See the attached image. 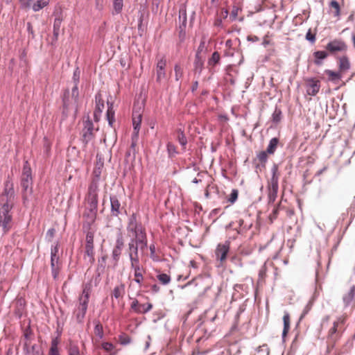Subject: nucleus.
<instances>
[{"label": "nucleus", "mask_w": 355, "mask_h": 355, "mask_svg": "<svg viewBox=\"0 0 355 355\" xmlns=\"http://www.w3.org/2000/svg\"><path fill=\"white\" fill-rule=\"evenodd\" d=\"M127 236L130 239L128 243L129 254L132 266L137 263L138 249L144 250L147 246V238L144 227L137 222V216L132 214L128 219Z\"/></svg>", "instance_id": "nucleus-1"}, {"label": "nucleus", "mask_w": 355, "mask_h": 355, "mask_svg": "<svg viewBox=\"0 0 355 355\" xmlns=\"http://www.w3.org/2000/svg\"><path fill=\"white\" fill-rule=\"evenodd\" d=\"M15 203V191L13 183L6 181L4 189L0 196V226L4 232H8L12 226V214L10 211Z\"/></svg>", "instance_id": "nucleus-2"}, {"label": "nucleus", "mask_w": 355, "mask_h": 355, "mask_svg": "<svg viewBox=\"0 0 355 355\" xmlns=\"http://www.w3.org/2000/svg\"><path fill=\"white\" fill-rule=\"evenodd\" d=\"M92 283L87 282L83 286V292L79 297V302L73 311V315L75 316L76 321L79 323L83 322L85 316L89 296L92 292Z\"/></svg>", "instance_id": "nucleus-3"}, {"label": "nucleus", "mask_w": 355, "mask_h": 355, "mask_svg": "<svg viewBox=\"0 0 355 355\" xmlns=\"http://www.w3.org/2000/svg\"><path fill=\"white\" fill-rule=\"evenodd\" d=\"M98 181L97 180H92L89 186L87 194L85 198L86 214L92 218H94L96 217L97 212L98 203Z\"/></svg>", "instance_id": "nucleus-4"}, {"label": "nucleus", "mask_w": 355, "mask_h": 355, "mask_svg": "<svg viewBox=\"0 0 355 355\" xmlns=\"http://www.w3.org/2000/svg\"><path fill=\"white\" fill-rule=\"evenodd\" d=\"M346 320L345 316H340L334 322L327 334L328 348H334L337 341L340 338L343 331V324Z\"/></svg>", "instance_id": "nucleus-5"}, {"label": "nucleus", "mask_w": 355, "mask_h": 355, "mask_svg": "<svg viewBox=\"0 0 355 355\" xmlns=\"http://www.w3.org/2000/svg\"><path fill=\"white\" fill-rule=\"evenodd\" d=\"M32 175L31 168L26 162L24 167L21 175V186L23 190V200L25 202L28 200V196L32 193Z\"/></svg>", "instance_id": "nucleus-6"}, {"label": "nucleus", "mask_w": 355, "mask_h": 355, "mask_svg": "<svg viewBox=\"0 0 355 355\" xmlns=\"http://www.w3.org/2000/svg\"><path fill=\"white\" fill-rule=\"evenodd\" d=\"M272 178L268 182V204L274 203L277 197L279 189V174L278 173V168L277 166H274L272 168Z\"/></svg>", "instance_id": "nucleus-7"}, {"label": "nucleus", "mask_w": 355, "mask_h": 355, "mask_svg": "<svg viewBox=\"0 0 355 355\" xmlns=\"http://www.w3.org/2000/svg\"><path fill=\"white\" fill-rule=\"evenodd\" d=\"M94 231L89 228L86 233L85 250V259H87V264H93L94 261Z\"/></svg>", "instance_id": "nucleus-8"}, {"label": "nucleus", "mask_w": 355, "mask_h": 355, "mask_svg": "<svg viewBox=\"0 0 355 355\" xmlns=\"http://www.w3.org/2000/svg\"><path fill=\"white\" fill-rule=\"evenodd\" d=\"M325 49L329 55H336L338 53H346L348 49L347 43L340 38H335L330 40L325 46Z\"/></svg>", "instance_id": "nucleus-9"}, {"label": "nucleus", "mask_w": 355, "mask_h": 355, "mask_svg": "<svg viewBox=\"0 0 355 355\" xmlns=\"http://www.w3.org/2000/svg\"><path fill=\"white\" fill-rule=\"evenodd\" d=\"M76 73H77V71H75L73 73L75 85L71 90V96H70L69 91H67L64 95L63 104H64V107L67 110L69 109L73 103H77V102H78V96H79V92H78V76L76 77Z\"/></svg>", "instance_id": "nucleus-10"}, {"label": "nucleus", "mask_w": 355, "mask_h": 355, "mask_svg": "<svg viewBox=\"0 0 355 355\" xmlns=\"http://www.w3.org/2000/svg\"><path fill=\"white\" fill-rule=\"evenodd\" d=\"M98 128L95 129L94 124L91 120H87L84 122V127L82 130L83 141L87 144L89 141L94 138L95 132Z\"/></svg>", "instance_id": "nucleus-11"}, {"label": "nucleus", "mask_w": 355, "mask_h": 355, "mask_svg": "<svg viewBox=\"0 0 355 355\" xmlns=\"http://www.w3.org/2000/svg\"><path fill=\"white\" fill-rule=\"evenodd\" d=\"M304 81L307 94L310 96H315L320 89V80L313 78H306Z\"/></svg>", "instance_id": "nucleus-12"}, {"label": "nucleus", "mask_w": 355, "mask_h": 355, "mask_svg": "<svg viewBox=\"0 0 355 355\" xmlns=\"http://www.w3.org/2000/svg\"><path fill=\"white\" fill-rule=\"evenodd\" d=\"M142 120V109L141 106L134 105L132 112L133 133L139 134Z\"/></svg>", "instance_id": "nucleus-13"}, {"label": "nucleus", "mask_w": 355, "mask_h": 355, "mask_svg": "<svg viewBox=\"0 0 355 355\" xmlns=\"http://www.w3.org/2000/svg\"><path fill=\"white\" fill-rule=\"evenodd\" d=\"M153 308V304L150 302L140 303L137 299H134L130 304V309L138 314H144L150 311Z\"/></svg>", "instance_id": "nucleus-14"}, {"label": "nucleus", "mask_w": 355, "mask_h": 355, "mask_svg": "<svg viewBox=\"0 0 355 355\" xmlns=\"http://www.w3.org/2000/svg\"><path fill=\"white\" fill-rule=\"evenodd\" d=\"M166 66V60L162 57L157 60L155 72H156V80L158 83H161L164 79L166 78V74L165 68Z\"/></svg>", "instance_id": "nucleus-15"}, {"label": "nucleus", "mask_w": 355, "mask_h": 355, "mask_svg": "<svg viewBox=\"0 0 355 355\" xmlns=\"http://www.w3.org/2000/svg\"><path fill=\"white\" fill-rule=\"evenodd\" d=\"M230 243L225 241L223 243H219L215 250L216 257L221 263H223L227 258V255L230 250Z\"/></svg>", "instance_id": "nucleus-16"}, {"label": "nucleus", "mask_w": 355, "mask_h": 355, "mask_svg": "<svg viewBox=\"0 0 355 355\" xmlns=\"http://www.w3.org/2000/svg\"><path fill=\"white\" fill-rule=\"evenodd\" d=\"M338 71L343 74L351 67L349 58L347 55H343L337 58Z\"/></svg>", "instance_id": "nucleus-17"}, {"label": "nucleus", "mask_w": 355, "mask_h": 355, "mask_svg": "<svg viewBox=\"0 0 355 355\" xmlns=\"http://www.w3.org/2000/svg\"><path fill=\"white\" fill-rule=\"evenodd\" d=\"M62 17L61 15H58L57 17H55V19H54V21H53V39H52V44H54L58 40V36H59V34H60V27H61V24H62Z\"/></svg>", "instance_id": "nucleus-18"}, {"label": "nucleus", "mask_w": 355, "mask_h": 355, "mask_svg": "<svg viewBox=\"0 0 355 355\" xmlns=\"http://www.w3.org/2000/svg\"><path fill=\"white\" fill-rule=\"evenodd\" d=\"M354 295H355V286L353 285L350 287L347 293L343 296V302L345 306H354Z\"/></svg>", "instance_id": "nucleus-19"}, {"label": "nucleus", "mask_w": 355, "mask_h": 355, "mask_svg": "<svg viewBox=\"0 0 355 355\" xmlns=\"http://www.w3.org/2000/svg\"><path fill=\"white\" fill-rule=\"evenodd\" d=\"M324 73L328 76V80L332 83H337L342 78L343 74L339 71H334L330 69H326Z\"/></svg>", "instance_id": "nucleus-20"}, {"label": "nucleus", "mask_w": 355, "mask_h": 355, "mask_svg": "<svg viewBox=\"0 0 355 355\" xmlns=\"http://www.w3.org/2000/svg\"><path fill=\"white\" fill-rule=\"evenodd\" d=\"M329 53L327 51H317L313 53L314 63L316 65H321L322 60L326 59L329 56Z\"/></svg>", "instance_id": "nucleus-21"}, {"label": "nucleus", "mask_w": 355, "mask_h": 355, "mask_svg": "<svg viewBox=\"0 0 355 355\" xmlns=\"http://www.w3.org/2000/svg\"><path fill=\"white\" fill-rule=\"evenodd\" d=\"M111 202V211L112 214L114 216H118L120 213V207L121 204L116 198V196H111L110 197Z\"/></svg>", "instance_id": "nucleus-22"}, {"label": "nucleus", "mask_w": 355, "mask_h": 355, "mask_svg": "<svg viewBox=\"0 0 355 355\" xmlns=\"http://www.w3.org/2000/svg\"><path fill=\"white\" fill-rule=\"evenodd\" d=\"M125 294V286L123 284H120L114 287L112 293V299H120L123 298Z\"/></svg>", "instance_id": "nucleus-23"}, {"label": "nucleus", "mask_w": 355, "mask_h": 355, "mask_svg": "<svg viewBox=\"0 0 355 355\" xmlns=\"http://www.w3.org/2000/svg\"><path fill=\"white\" fill-rule=\"evenodd\" d=\"M58 250H59L58 243H56L54 246H53L51 248V266H55V265L60 264L59 257L58 256Z\"/></svg>", "instance_id": "nucleus-24"}, {"label": "nucleus", "mask_w": 355, "mask_h": 355, "mask_svg": "<svg viewBox=\"0 0 355 355\" xmlns=\"http://www.w3.org/2000/svg\"><path fill=\"white\" fill-rule=\"evenodd\" d=\"M284 329L282 332V337L286 336L290 330L291 317L288 313L286 312L283 316Z\"/></svg>", "instance_id": "nucleus-25"}, {"label": "nucleus", "mask_w": 355, "mask_h": 355, "mask_svg": "<svg viewBox=\"0 0 355 355\" xmlns=\"http://www.w3.org/2000/svg\"><path fill=\"white\" fill-rule=\"evenodd\" d=\"M124 245L123 233L120 229L116 230V243L114 248L122 250Z\"/></svg>", "instance_id": "nucleus-26"}, {"label": "nucleus", "mask_w": 355, "mask_h": 355, "mask_svg": "<svg viewBox=\"0 0 355 355\" xmlns=\"http://www.w3.org/2000/svg\"><path fill=\"white\" fill-rule=\"evenodd\" d=\"M68 354L69 355H84L83 353L80 352L78 345L72 341H70L69 345Z\"/></svg>", "instance_id": "nucleus-27"}, {"label": "nucleus", "mask_w": 355, "mask_h": 355, "mask_svg": "<svg viewBox=\"0 0 355 355\" xmlns=\"http://www.w3.org/2000/svg\"><path fill=\"white\" fill-rule=\"evenodd\" d=\"M144 272H145L144 268H135L134 280L137 283L141 284L144 280Z\"/></svg>", "instance_id": "nucleus-28"}, {"label": "nucleus", "mask_w": 355, "mask_h": 355, "mask_svg": "<svg viewBox=\"0 0 355 355\" xmlns=\"http://www.w3.org/2000/svg\"><path fill=\"white\" fill-rule=\"evenodd\" d=\"M96 107L95 110L98 112H102L104 109V101L102 98L101 94H97L95 96Z\"/></svg>", "instance_id": "nucleus-29"}, {"label": "nucleus", "mask_w": 355, "mask_h": 355, "mask_svg": "<svg viewBox=\"0 0 355 355\" xmlns=\"http://www.w3.org/2000/svg\"><path fill=\"white\" fill-rule=\"evenodd\" d=\"M49 0H37L32 6V9L35 11H39L43 8L48 6Z\"/></svg>", "instance_id": "nucleus-30"}, {"label": "nucleus", "mask_w": 355, "mask_h": 355, "mask_svg": "<svg viewBox=\"0 0 355 355\" xmlns=\"http://www.w3.org/2000/svg\"><path fill=\"white\" fill-rule=\"evenodd\" d=\"M279 139L277 138H272L270 139L268 146L266 149L268 154H273L277 147Z\"/></svg>", "instance_id": "nucleus-31"}, {"label": "nucleus", "mask_w": 355, "mask_h": 355, "mask_svg": "<svg viewBox=\"0 0 355 355\" xmlns=\"http://www.w3.org/2000/svg\"><path fill=\"white\" fill-rule=\"evenodd\" d=\"M329 7L334 10V15L335 17H339L340 15V7L337 1L331 0L329 2Z\"/></svg>", "instance_id": "nucleus-32"}, {"label": "nucleus", "mask_w": 355, "mask_h": 355, "mask_svg": "<svg viewBox=\"0 0 355 355\" xmlns=\"http://www.w3.org/2000/svg\"><path fill=\"white\" fill-rule=\"evenodd\" d=\"M58 345V340L56 339H53L51 342L48 355H60L59 353Z\"/></svg>", "instance_id": "nucleus-33"}, {"label": "nucleus", "mask_w": 355, "mask_h": 355, "mask_svg": "<svg viewBox=\"0 0 355 355\" xmlns=\"http://www.w3.org/2000/svg\"><path fill=\"white\" fill-rule=\"evenodd\" d=\"M113 1V9L116 14L121 12L123 7V0H112Z\"/></svg>", "instance_id": "nucleus-34"}, {"label": "nucleus", "mask_w": 355, "mask_h": 355, "mask_svg": "<svg viewBox=\"0 0 355 355\" xmlns=\"http://www.w3.org/2000/svg\"><path fill=\"white\" fill-rule=\"evenodd\" d=\"M107 119L108 120L109 124L112 125L113 122L114 121V111L112 108V105H110L108 104V108L106 113Z\"/></svg>", "instance_id": "nucleus-35"}, {"label": "nucleus", "mask_w": 355, "mask_h": 355, "mask_svg": "<svg viewBox=\"0 0 355 355\" xmlns=\"http://www.w3.org/2000/svg\"><path fill=\"white\" fill-rule=\"evenodd\" d=\"M220 56L218 52L215 51L213 53L211 57L208 60V64L210 66H215L220 61Z\"/></svg>", "instance_id": "nucleus-36"}, {"label": "nucleus", "mask_w": 355, "mask_h": 355, "mask_svg": "<svg viewBox=\"0 0 355 355\" xmlns=\"http://www.w3.org/2000/svg\"><path fill=\"white\" fill-rule=\"evenodd\" d=\"M175 80H180L183 76V69L180 64H176L174 67Z\"/></svg>", "instance_id": "nucleus-37"}, {"label": "nucleus", "mask_w": 355, "mask_h": 355, "mask_svg": "<svg viewBox=\"0 0 355 355\" xmlns=\"http://www.w3.org/2000/svg\"><path fill=\"white\" fill-rule=\"evenodd\" d=\"M203 64H204V62H203L202 59L200 57V53H197L196 55V58H195V62H194L196 70V71L199 70V71H200L202 69Z\"/></svg>", "instance_id": "nucleus-38"}, {"label": "nucleus", "mask_w": 355, "mask_h": 355, "mask_svg": "<svg viewBox=\"0 0 355 355\" xmlns=\"http://www.w3.org/2000/svg\"><path fill=\"white\" fill-rule=\"evenodd\" d=\"M94 334L100 338H102L104 336L103 325L99 322H96Z\"/></svg>", "instance_id": "nucleus-39"}, {"label": "nucleus", "mask_w": 355, "mask_h": 355, "mask_svg": "<svg viewBox=\"0 0 355 355\" xmlns=\"http://www.w3.org/2000/svg\"><path fill=\"white\" fill-rule=\"evenodd\" d=\"M225 55L226 56H232L234 53L232 51V41L231 40H227L225 42Z\"/></svg>", "instance_id": "nucleus-40"}, {"label": "nucleus", "mask_w": 355, "mask_h": 355, "mask_svg": "<svg viewBox=\"0 0 355 355\" xmlns=\"http://www.w3.org/2000/svg\"><path fill=\"white\" fill-rule=\"evenodd\" d=\"M119 341L121 345H125L130 343L131 338L127 334H122L119 337Z\"/></svg>", "instance_id": "nucleus-41"}, {"label": "nucleus", "mask_w": 355, "mask_h": 355, "mask_svg": "<svg viewBox=\"0 0 355 355\" xmlns=\"http://www.w3.org/2000/svg\"><path fill=\"white\" fill-rule=\"evenodd\" d=\"M257 352L261 354V355H269L270 354V348L268 347L267 344H263V345L259 346L257 349Z\"/></svg>", "instance_id": "nucleus-42"}, {"label": "nucleus", "mask_w": 355, "mask_h": 355, "mask_svg": "<svg viewBox=\"0 0 355 355\" xmlns=\"http://www.w3.org/2000/svg\"><path fill=\"white\" fill-rule=\"evenodd\" d=\"M35 0H19L21 7L23 9H28L32 8L33 4L35 3Z\"/></svg>", "instance_id": "nucleus-43"}, {"label": "nucleus", "mask_w": 355, "mask_h": 355, "mask_svg": "<svg viewBox=\"0 0 355 355\" xmlns=\"http://www.w3.org/2000/svg\"><path fill=\"white\" fill-rule=\"evenodd\" d=\"M239 191L237 189H233L227 199L228 202L233 204L238 198Z\"/></svg>", "instance_id": "nucleus-44"}, {"label": "nucleus", "mask_w": 355, "mask_h": 355, "mask_svg": "<svg viewBox=\"0 0 355 355\" xmlns=\"http://www.w3.org/2000/svg\"><path fill=\"white\" fill-rule=\"evenodd\" d=\"M316 32L312 33L311 29H309L306 34V39L311 43H314L316 40Z\"/></svg>", "instance_id": "nucleus-45"}, {"label": "nucleus", "mask_w": 355, "mask_h": 355, "mask_svg": "<svg viewBox=\"0 0 355 355\" xmlns=\"http://www.w3.org/2000/svg\"><path fill=\"white\" fill-rule=\"evenodd\" d=\"M282 119V111L279 109H275L272 114V120L275 123H278Z\"/></svg>", "instance_id": "nucleus-46"}, {"label": "nucleus", "mask_w": 355, "mask_h": 355, "mask_svg": "<svg viewBox=\"0 0 355 355\" xmlns=\"http://www.w3.org/2000/svg\"><path fill=\"white\" fill-rule=\"evenodd\" d=\"M158 279L163 284H166L170 282V277L166 274H161L157 276Z\"/></svg>", "instance_id": "nucleus-47"}, {"label": "nucleus", "mask_w": 355, "mask_h": 355, "mask_svg": "<svg viewBox=\"0 0 355 355\" xmlns=\"http://www.w3.org/2000/svg\"><path fill=\"white\" fill-rule=\"evenodd\" d=\"M102 348L106 352H111L114 349V346L112 343L108 342H104L101 344Z\"/></svg>", "instance_id": "nucleus-48"}, {"label": "nucleus", "mask_w": 355, "mask_h": 355, "mask_svg": "<svg viewBox=\"0 0 355 355\" xmlns=\"http://www.w3.org/2000/svg\"><path fill=\"white\" fill-rule=\"evenodd\" d=\"M267 154H268L267 150L261 151L258 154L257 157L261 163H265L267 161V159H268Z\"/></svg>", "instance_id": "nucleus-49"}, {"label": "nucleus", "mask_w": 355, "mask_h": 355, "mask_svg": "<svg viewBox=\"0 0 355 355\" xmlns=\"http://www.w3.org/2000/svg\"><path fill=\"white\" fill-rule=\"evenodd\" d=\"M178 141H179L180 144L182 146H185L187 143V138L185 137L184 133L182 132H180L178 134Z\"/></svg>", "instance_id": "nucleus-50"}, {"label": "nucleus", "mask_w": 355, "mask_h": 355, "mask_svg": "<svg viewBox=\"0 0 355 355\" xmlns=\"http://www.w3.org/2000/svg\"><path fill=\"white\" fill-rule=\"evenodd\" d=\"M121 251L122 250L121 249H117V248H114L113 249V251H112V257L114 259V261H117L121 254Z\"/></svg>", "instance_id": "nucleus-51"}, {"label": "nucleus", "mask_w": 355, "mask_h": 355, "mask_svg": "<svg viewBox=\"0 0 355 355\" xmlns=\"http://www.w3.org/2000/svg\"><path fill=\"white\" fill-rule=\"evenodd\" d=\"M138 137H139V134H137L135 135V133L132 132L131 148H135V147L136 146L137 143Z\"/></svg>", "instance_id": "nucleus-52"}, {"label": "nucleus", "mask_w": 355, "mask_h": 355, "mask_svg": "<svg viewBox=\"0 0 355 355\" xmlns=\"http://www.w3.org/2000/svg\"><path fill=\"white\" fill-rule=\"evenodd\" d=\"M278 207H279V205L274 208L272 214H270V219L271 220H272L273 219L277 218V215H278V211H279Z\"/></svg>", "instance_id": "nucleus-53"}, {"label": "nucleus", "mask_w": 355, "mask_h": 355, "mask_svg": "<svg viewBox=\"0 0 355 355\" xmlns=\"http://www.w3.org/2000/svg\"><path fill=\"white\" fill-rule=\"evenodd\" d=\"M311 305L310 304H308L305 306V308H304V311H303V313H302V315H301V318H304V317L306 315V314L309 311V310L311 309Z\"/></svg>", "instance_id": "nucleus-54"}, {"label": "nucleus", "mask_w": 355, "mask_h": 355, "mask_svg": "<svg viewBox=\"0 0 355 355\" xmlns=\"http://www.w3.org/2000/svg\"><path fill=\"white\" fill-rule=\"evenodd\" d=\"M101 114V112H98L94 111V121H95L98 122L100 120Z\"/></svg>", "instance_id": "nucleus-55"}, {"label": "nucleus", "mask_w": 355, "mask_h": 355, "mask_svg": "<svg viewBox=\"0 0 355 355\" xmlns=\"http://www.w3.org/2000/svg\"><path fill=\"white\" fill-rule=\"evenodd\" d=\"M270 44V40L268 36H265L263 40L262 44L266 47Z\"/></svg>", "instance_id": "nucleus-56"}, {"label": "nucleus", "mask_w": 355, "mask_h": 355, "mask_svg": "<svg viewBox=\"0 0 355 355\" xmlns=\"http://www.w3.org/2000/svg\"><path fill=\"white\" fill-rule=\"evenodd\" d=\"M54 234H55V230H54V229H50V230H48V232H47V235H48L49 237H51V238L53 237Z\"/></svg>", "instance_id": "nucleus-57"}, {"label": "nucleus", "mask_w": 355, "mask_h": 355, "mask_svg": "<svg viewBox=\"0 0 355 355\" xmlns=\"http://www.w3.org/2000/svg\"><path fill=\"white\" fill-rule=\"evenodd\" d=\"M52 272H53L54 278L55 279L57 277V275L59 272V268H53Z\"/></svg>", "instance_id": "nucleus-58"}, {"label": "nucleus", "mask_w": 355, "mask_h": 355, "mask_svg": "<svg viewBox=\"0 0 355 355\" xmlns=\"http://www.w3.org/2000/svg\"><path fill=\"white\" fill-rule=\"evenodd\" d=\"M152 290L154 292H157L158 290H159V287L156 285V284H154L153 286H152Z\"/></svg>", "instance_id": "nucleus-59"}, {"label": "nucleus", "mask_w": 355, "mask_h": 355, "mask_svg": "<svg viewBox=\"0 0 355 355\" xmlns=\"http://www.w3.org/2000/svg\"><path fill=\"white\" fill-rule=\"evenodd\" d=\"M186 24H187V16H186V15H184V16L183 17V22H182V25L184 27L186 26Z\"/></svg>", "instance_id": "nucleus-60"}, {"label": "nucleus", "mask_w": 355, "mask_h": 355, "mask_svg": "<svg viewBox=\"0 0 355 355\" xmlns=\"http://www.w3.org/2000/svg\"><path fill=\"white\" fill-rule=\"evenodd\" d=\"M198 82H197V81H196V82H195V83H193V85L192 90H193V91H194L195 89H197V87H198Z\"/></svg>", "instance_id": "nucleus-61"}, {"label": "nucleus", "mask_w": 355, "mask_h": 355, "mask_svg": "<svg viewBox=\"0 0 355 355\" xmlns=\"http://www.w3.org/2000/svg\"><path fill=\"white\" fill-rule=\"evenodd\" d=\"M223 14V17L224 18H226L227 17V15H228V11L227 10H225L224 12H222Z\"/></svg>", "instance_id": "nucleus-62"}, {"label": "nucleus", "mask_w": 355, "mask_h": 355, "mask_svg": "<svg viewBox=\"0 0 355 355\" xmlns=\"http://www.w3.org/2000/svg\"><path fill=\"white\" fill-rule=\"evenodd\" d=\"M221 23H222L221 19H218V20H216L215 24L216 25H220Z\"/></svg>", "instance_id": "nucleus-63"}, {"label": "nucleus", "mask_w": 355, "mask_h": 355, "mask_svg": "<svg viewBox=\"0 0 355 355\" xmlns=\"http://www.w3.org/2000/svg\"><path fill=\"white\" fill-rule=\"evenodd\" d=\"M28 31H32V26L30 23H28Z\"/></svg>", "instance_id": "nucleus-64"}]
</instances>
